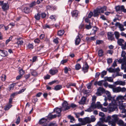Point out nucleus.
<instances>
[{
    "label": "nucleus",
    "mask_w": 126,
    "mask_h": 126,
    "mask_svg": "<svg viewBox=\"0 0 126 126\" xmlns=\"http://www.w3.org/2000/svg\"><path fill=\"white\" fill-rule=\"evenodd\" d=\"M109 87L112 89L113 92L115 93H119L120 92L124 93L126 91V88L125 87H116L113 85H109Z\"/></svg>",
    "instance_id": "nucleus-1"
},
{
    "label": "nucleus",
    "mask_w": 126,
    "mask_h": 126,
    "mask_svg": "<svg viewBox=\"0 0 126 126\" xmlns=\"http://www.w3.org/2000/svg\"><path fill=\"white\" fill-rule=\"evenodd\" d=\"M107 9V7L106 6L98 7L94 11V17L98 16L99 14L104 13V11H106Z\"/></svg>",
    "instance_id": "nucleus-2"
},
{
    "label": "nucleus",
    "mask_w": 126,
    "mask_h": 126,
    "mask_svg": "<svg viewBox=\"0 0 126 126\" xmlns=\"http://www.w3.org/2000/svg\"><path fill=\"white\" fill-rule=\"evenodd\" d=\"M111 121L109 122V125L111 126H115L116 123L118 119V115L114 114L111 116Z\"/></svg>",
    "instance_id": "nucleus-3"
},
{
    "label": "nucleus",
    "mask_w": 126,
    "mask_h": 126,
    "mask_svg": "<svg viewBox=\"0 0 126 126\" xmlns=\"http://www.w3.org/2000/svg\"><path fill=\"white\" fill-rule=\"evenodd\" d=\"M108 108L109 112L113 111L117 109L116 105L112 103L110 104Z\"/></svg>",
    "instance_id": "nucleus-4"
},
{
    "label": "nucleus",
    "mask_w": 126,
    "mask_h": 126,
    "mask_svg": "<svg viewBox=\"0 0 126 126\" xmlns=\"http://www.w3.org/2000/svg\"><path fill=\"white\" fill-rule=\"evenodd\" d=\"M68 105L66 101H64L62 104V110H63L65 111L69 109L70 106H68Z\"/></svg>",
    "instance_id": "nucleus-5"
},
{
    "label": "nucleus",
    "mask_w": 126,
    "mask_h": 126,
    "mask_svg": "<svg viewBox=\"0 0 126 126\" xmlns=\"http://www.w3.org/2000/svg\"><path fill=\"white\" fill-rule=\"evenodd\" d=\"M111 118L110 116H108L105 118H100V120L102 122H108L109 124V122L111 121Z\"/></svg>",
    "instance_id": "nucleus-6"
},
{
    "label": "nucleus",
    "mask_w": 126,
    "mask_h": 126,
    "mask_svg": "<svg viewBox=\"0 0 126 126\" xmlns=\"http://www.w3.org/2000/svg\"><path fill=\"white\" fill-rule=\"evenodd\" d=\"M100 104L99 102H97L96 104L95 103V102H92L90 107L94 109L96 108L98 109V108H100L99 107H100Z\"/></svg>",
    "instance_id": "nucleus-7"
},
{
    "label": "nucleus",
    "mask_w": 126,
    "mask_h": 126,
    "mask_svg": "<svg viewBox=\"0 0 126 126\" xmlns=\"http://www.w3.org/2000/svg\"><path fill=\"white\" fill-rule=\"evenodd\" d=\"M115 25L116 26H118L119 30L121 31H124L125 30V29L124 28V25L119 22H116Z\"/></svg>",
    "instance_id": "nucleus-8"
},
{
    "label": "nucleus",
    "mask_w": 126,
    "mask_h": 126,
    "mask_svg": "<svg viewBox=\"0 0 126 126\" xmlns=\"http://www.w3.org/2000/svg\"><path fill=\"white\" fill-rule=\"evenodd\" d=\"M91 123L90 118L89 117H86L83 119L82 125H84L87 124Z\"/></svg>",
    "instance_id": "nucleus-9"
},
{
    "label": "nucleus",
    "mask_w": 126,
    "mask_h": 126,
    "mask_svg": "<svg viewBox=\"0 0 126 126\" xmlns=\"http://www.w3.org/2000/svg\"><path fill=\"white\" fill-rule=\"evenodd\" d=\"M47 120V119L43 118L39 121V124L40 125H43L44 126H46L47 125L46 122Z\"/></svg>",
    "instance_id": "nucleus-10"
},
{
    "label": "nucleus",
    "mask_w": 126,
    "mask_h": 126,
    "mask_svg": "<svg viewBox=\"0 0 126 126\" xmlns=\"http://www.w3.org/2000/svg\"><path fill=\"white\" fill-rule=\"evenodd\" d=\"M104 91V89L103 88L99 87L97 91L96 94L97 95L100 96L102 94L103 92Z\"/></svg>",
    "instance_id": "nucleus-11"
},
{
    "label": "nucleus",
    "mask_w": 126,
    "mask_h": 126,
    "mask_svg": "<svg viewBox=\"0 0 126 126\" xmlns=\"http://www.w3.org/2000/svg\"><path fill=\"white\" fill-rule=\"evenodd\" d=\"M125 106L123 104H121L119 106V109L122 110V112L125 113L126 114V109H125Z\"/></svg>",
    "instance_id": "nucleus-12"
},
{
    "label": "nucleus",
    "mask_w": 126,
    "mask_h": 126,
    "mask_svg": "<svg viewBox=\"0 0 126 126\" xmlns=\"http://www.w3.org/2000/svg\"><path fill=\"white\" fill-rule=\"evenodd\" d=\"M0 55L4 57L8 55L7 51L5 50H0Z\"/></svg>",
    "instance_id": "nucleus-13"
},
{
    "label": "nucleus",
    "mask_w": 126,
    "mask_h": 126,
    "mask_svg": "<svg viewBox=\"0 0 126 126\" xmlns=\"http://www.w3.org/2000/svg\"><path fill=\"white\" fill-rule=\"evenodd\" d=\"M116 99L118 101L123 99L126 100V94H125L124 96L121 95H119L117 97Z\"/></svg>",
    "instance_id": "nucleus-14"
},
{
    "label": "nucleus",
    "mask_w": 126,
    "mask_h": 126,
    "mask_svg": "<svg viewBox=\"0 0 126 126\" xmlns=\"http://www.w3.org/2000/svg\"><path fill=\"white\" fill-rule=\"evenodd\" d=\"M89 66L87 63H85L84 66L83 67L82 69L83 71L85 73L88 72Z\"/></svg>",
    "instance_id": "nucleus-15"
},
{
    "label": "nucleus",
    "mask_w": 126,
    "mask_h": 126,
    "mask_svg": "<svg viewBox=\"0 0 126 126\" xmlns=\"http://www.w3.org/2000/svg\"><path fill=\"white\" fill-rule=\"evenodd\" d=\"M9 8L8 5L6 3H4L2 6V8L4 11L8 10Z\"/></svg>",
    "instance_id": "nucleus-16"
},
{
    "label": "nucleus",
    "mask_w": 126,
    "mask_h": 126,
    "mask_svg": "<svg viewBox=\"0 0 126 126\" xmlns=\"http://www.w3.org/2000/svg\"><path fill=\"white\" fill-rule=\"evenodd\" d=\"M58 72V70L56 69H51L49 71L50 74L52 75L55 74Z\"/></svg>",
    "instance_id": "nucleus-17"
},
{
    "label": "nucleus",
    "mask_w": 126,
    "mask_h": 126,
    "mask_svg": "<svg viewBox=\"0 0 126 126\" xmlns=\"http://www.w3.org/2000/svg\"><path fill=\"white\" fill-rule=\"evenodd\" d=\"M79 35H81L80 34H79L77 36L76 38L75 41V44L76 45H78L80 42V39L79 36Z\"/></svg>",
    "instance_id": "nucleus-18"
},
{
    "label": "nucleus",
    "mask_w": 126,
    "mask_h": 126,
    "mask_svg": "<svg viewBox=\"0 0 126 126\" xmlns=\"http://www.w3.org/2000/svg\"><path fill=\"white\" fill-rule=\"evenodd\" d=\"M61 110H62L61 109L58 108H56L54 109V111L56 112V113L59 114L58 115L59 117L60 116V113Z\"/></svg>",
    "instance_id": "nucleus-19"
},
{
    "label": "nucleus",
    "mask_w": 126,
    "mask_h": 126,
    "mask_svg": "<svg viewBox=\"0 0 126 126\" xmlns=\"http://www.w3.org/2000/svg\"><path fill=\"white\" fill-rule=\"evenodd\" d=\"M78 13L77 10L74 11L72 12V15L73 17H77L78 16Z\"/></svg>",
    "instance_id": "nucleus-20"
},
{
    "label": "nucleus",
    "mask_w": 126,
    "mask_h": 126,
    "mask_svg": "<svg viewBox=\"0 0 126 126\" xmlns=\"http://www.w3.org/2000/svg\"><path fill=\"white\" fill-rule=\"evenodd\" d=\"M124 8V6L122 5L121 6H118L115 7V9L116 11H121L122 9H123Z\"/></svg>",
    "instance_id": "nucleus-21"
},
{
    "label": "nucleus",
    "mask_w": 126,
    "mask_h": 126,
    "mask_svg": "<svg viewBox=\"0 0 126 126\" xmlns=\"http://www.w3.org/2000/svg\"><path fill=\"white\" fill-rule=\"evenodd\" d=\"M20 39V38H18L17 39V41L16 43L18 45V46L22 45L23 43V41L19 40Z\"/></svg>",
    "instance_id": "nucleus-22"
},
{
    "label": "nucleus",
    "mask_w": 126,
    "mask_h": 126,
    "mask_svg": "<svg viewBox=\"0 0 126 126\" xmlns=\"http://www.w3.org/2000/svg\"><path fill=\"white\" fill-rule=\"evenodd\" d=\"M117 42L118 44L120 46L123 44V43L124 42V41L123 39L121 38L118 39Z\"/></svg>",
    "instance_id": "nucleus-23"
},
{
    "label": "nucleus",
    "mask_w": 126,
    "mask_h": 126,
    "mask_svg": "<svg viewBox=\"0 0 126 126\" xmlns=\"http://www.w3.org/2000/svg\"><path fill=\"white\" fill-rule=\"evenodd\" d=\"M105 80H107L110 82H112L113 79L112 77H105L104 78Z\"/></svg>",
    "instance_id": "nucleus-24"
},
{
    "label": "nucleus",
    "mask_w": 126,
    "mask_h": 126,
    "mask_svg": "<svg viewBox=\"0 0 126 126\" xmlns=\"http://www.w3.org/2000/svg\"><path fill=\"white\" fill-rule=\"evenodd\" d=\"M86 98L84 97H83L81 99V100L79 102V103L80 104H84L85 102Z\"/></svg>",
    "instance_id": "nucleus-25"
},
{
    "label": "nucleus",
    "mask_w": 126,
    "mask_h": 126,
    "mask_svg": "<svg viewBox=\"0 0 126 126\" xmlns=\"http://www.w3.org/2000/svg\"><path fill=\"white\" fill-rule=\"evenodd\" d=\"M68 118L70 120V122L71 123H73L74 122V121L75 120V119L73 117L71 116L70 115H69L68 116Z\"/></svg>",
    "instance_id": "nucleus-26"
},
{
    "label": "nucleus",
    "mask_w": 126,
    "mask_h": 126,
    "mask_svg": "<svg viewBox=\"0 0 126 126\" xmlns=\"http://www.w3.org/2000/svg\"><path fill=\"white\" fill-rule=\"evenodd\" d=\"M53 27L52 25H49L47 24H46L43 26V28L44 29H46L47 28H51Z\"/></svg>",
    "instance_id": "nucleus-27"
},
{
    "label": "nucleus",
    "mask_w": 126,
    "mask_h": 126,
    "mask_svg": "<svg viewBox=\"0 0 126 126\" xmlns=\"http://www.w3.org/2000/svg\"><path fill=\"white\" fill-rule=\"evenodd\" d=\"M107 73V71L105 70L103 71L100 73L101 74V78H103L104 76L106 75Z\"/></svg>",
    "instance_id": "nucleus-28"
},
{
    "label": "nucleus",
    "mask_w": 126,
    "mask_h": 126,
    "mask_svg": "<svg viewBox=\"0 0 126 126\" xmlns=\"http://www.w3.org/2000/svg\"><path fill=\"white\" fill-rule=\"evenodd\" d=\"M100 107H99L100 108H98V109H101L102 111L104 112H106L107 111V109L106 108H103L102 105L100 104Z\"/></svg>",
    "instance_id": "nucleus-29"
},
{
    "label": "nucleus",
    "mask_w": 126,
    "mask_h": 126,
    "mask_svg": "<svg viewBox=\"0 0 126 126\" xmlns=\"http://www.w3.org/2000/svg\"><path fill=\"white\" fill-rule=\"evenodd\" d=\"M30 11V9L29 8L26 7L24 8V12L26 13H28Z\"/></svg>",
    "instance_id": "nucleus-30"
},
{
    "label": "nucleus",
    "mask_w": 126,
    "mask_h": 126,
    "mask_svg": "<svg viewBox=\"0 0 126 126\" xmlns=\"http://www.w3.org/2000/svg\"><path fill=\"white\" fill-rule=\"evenodd\" d=\"M114 34L116 38L117 39H118L120 36L119 32H114Z\"/></svg>",
    "instance_id": "nucleus-31"
},
{
    "label": "nucleus",
    "mask_w": 126,
    "mask_h": 126,
    "mask_svg": "<svg viewBox=\"0 0 126 126\" xmlns=\"http://www.w3.org/2000/svg\"><path fill=\"white\" fill-rule=\"evenodd\" d=\"M40 14L38 13L37 14L35 15V18L36 20H39L40 19Z\"/></svg>",
    "instance_id": "nucleus-32"
},
{
    "label": "nucleus",
    "mask_w": 126,
    "mask_h": 126,
    "mask_svg": "<svg viewBox=\"0 0 126 126\" xmlns=\"http://www.w3.org/2000/svg\"><path fill=\"white\" fill-rule=\"evenodd\" d=\"M62 88V86L60 85H56L54 87V89L56 90H58Z\"/></svg>",
    "instance_id": "nucleus-33"
},
{
    "label": "nucleus",
    "mask_w": 126,
    "mask_h": 126,
    "mask_svg": "<svg viewBox=\"0 0 126 126\" xmlns=\"http://www.w3.org/2000/svg\"><path fill=\"white\" fill-rule=\"evenodd\" d=\"M107 70L109 72L114 73V69H112L111 67L107 69Z\"/></svg>",
    "instance_id": "nucleus-34"
},
{
    "label": "nucleus",
    "mask_w": 126,
    "mask_h": 126,
    "mask_svg": "<svg viewBox=\"0 0 126 126\" xmlns=\"http://www.w3.org/2000/svg\"><path fill=\"white\" fill-rule=\"evenodd\" d=\"M64 33V32L63 30H60L58 32V34L59 36H61Z\"/></svg>",
    "instance_id": "nucleus-35"
},
{
    "label": "nucleus",
    "mask_w": 126,
    "mask_h": 126,
    "mask_svg": "<svg viewBox=\"0 0 126 126\" xmlns=\"http://www.w3.org/2000/svg\"><path fill=\"white\" fill-rule=\"evenodd\" d=\"M12 106V105L10 104L8 105L5 106L4 109L5 110H8Z\"/></svg>",
    "instance_id": "nucleus-36"
},
{
    "label": "nucleus",
    "mask_w": 126,
    "mask_h": 126,
    "mask_svg": "<svg viewBox=\"0 0 126 126\" xmlns=\"http://www.w3.org/2000/svg\"><path fill=\"white\" fill-rule=\"evenodd\" d=\"M126 54V53L125 51H123L122 52L121 56L123 57L124 60H125L126 58V57L125 56Z\"/></svg>",
    "instance_id": "nucleus-37"
},
{
    "label": "nucleus",
    "mask_w": 126,
    "mask_h": 126,
    "mask_svg": "<svg viewBox=\"0 0 126 126\" xmlns=\"http://www.w3.org/2000/svg\"><path fill=\"white\" fill-rule=\"evenodd\" d=\"M81 68V66L80 64L79 63L75 65V68L77 70H79Z\"/></svg>",
    "instance_id": "nucleus-38"
},
{
    "label": "nucleus",
    "mask_w": 126,
    "mask_h": 126,
    "mask_svg": "<svg viewBox=\"0 0 126 126\" xmlns=\"http://www.w3.org/2000/svg\"><path fill=\"white\" fill-rule=\"evenodd\" d=\"M98 55L100 56H102L103 55V51L102 50H99L98 52Z\"/></svg>",
    "instance_id": "nucleus-39"
},
{
    "label": "nucleus",
    "mask_w": 126,
    "mask_h": 126,
    "mask_svg": "<svg viewBox=\"0 0 126 126\" xmlns=\"http://www.w3.org/2000/svg\"><path fill=\"white\" fill-rule=\"evenodd\" d=\"M27 48L29 49H32L33 48V45L32 44H29L27 46Z\"/></svg>",
    "instance_id": "nucleus-40"
},
{
    "label": "nucleus",
    "mask_w": 126,
    "mask_h": 126,
    "mask_svg": "<svg viewBox=\"0 0 126 126\" xmlns=\"http://www.w3.org/2000/svg\"><path fill=\"white\" fill-rule=\"evenodd\" d=\"M36 3H37L35 1L33 2L30 4L29 6L30 7H32L36 5Z\"/></svg>",
    "instance_id": "nucleus-41"
},
{
    "label": "nucleus",
    "mask_w": 126,
    "mask_h": 126,
    "mask_svg": "<svg viewBox=\"0 0 126 126\" xmlns=\"http://www.w3.org/2000/svg\"><path fill=\"white\" fill-rule=\"evenodd\" d=\"M103 123L102 122H98L97 124L98 126H107V125L103 124Z\"/></svg>",
    "instance_id": "nucleus-42"
},
{
    "label": "nucleus",
    "mask_w": 126,
    "mask_h": 126,
    "mask_svg": "<svg viewBox=\"0 0 126 126\" xmlns=\"http://www.w3.org/2000/svg\"><path fill=\"white\" fill-rule=\"evenodd\" d=\"M108 38L109 39L112 40V34L110 33H108Z\"/></svg>",
    "instance_id": "nucleus-43"
},
{
    "label": "nucleus",
    "mask_w": 126,
    "mask_h": 126,
    "mask_svg": "<svg viewBox=\"0 0 126 126\" xmlns=\"http://www.w3.org/2000/svg\"><path fill=\"white\" fill-rule=\"evenodd\" d=\"M71 70V69L67 67H65L64 69V73L66 74L67 73L68 71H70Z\"/></svg>",
    "instance_id": "nucleus-44"
},
{
    "label": "nucleus",
    "mask_w": 126,
    "mask_h": 126,
    "mask_svg": "<svg viewBox=\"0 0 126 126\" xmlns=\"http://www.w3.org/2000/svg\"><path fill=\"white\" fill-rule=\"evenodd\" d=\"M17 94H18L17 92H16L15 93H13L12 94H11L10 96V97L12 98H14V96L16 95H17Z\"/></svg>",
    "instance_id": "nucleus-45"
},
{
    "label": "nucleus",
    "mask_w": 126,
    "mask_h": 126,
    "mask_svg": "<svg viewBox=\"0 0 126 126\" xmlns=\"http://www.w3.org/2000/svg\"><path fill=\"white\" fill-rule=\"evenodd\" d=\"M0 78L2 81H4L6 79V76L4 75H2L1 76Z\"/></svg>",
    "instance_id": "nucleus-46"
},
{
    "label": "nucleus",
    "mask_w": 126,
    "mask_h": 126,
    "mask_svg": "<svg viewBox=\"0 0 126 126\" xmlns=\"http://www.w3.org/2000/svg\"><path fill=\"white\" fill-rule=\"evenodd\" d=\"M126 84V83L125 81H119V85L124 86Z\"/></svg>",
    "instance_id": "nucleus-47"
},
{
    "label": "nucleus",
    "mask_w": 126,
    "mask_h": 126,
    "mask_svg": "<svg viewBox=\"0 0 126 126\" xmlns=\"http://www.w3.org/2000/svg\"><path fill=\"white\" fill-rule=\"evenodd\" d=\"M26 88H24L21 89L18 92H17V93L18 94H20L24 92V91L26 90Z\"/></svg>",
    "instance_id": "nucleus-48"
},
{
    "label": "nucleus",
    "mask_w": 126,
    "mask_h": 126,
    "mask_svg": "<svg viewBox=\"0 0 126 126\" xmlns=\"http://www.w3.org/2000/svg\"><path fill=\"white\" fill-rule=\"evenodd\" d=\"M52 20L55 21L56 19V16L55 15H52L49 17Z\"/></svg>",
    "instance_id": "nucleus-49"
},
{
    "label": "nucleus",
    "mask_w": 126,
    "mask_h": 126,
    "mask_svg": "<svg viewBox=\"0 0 126 126\" xmlns=\"http://www.w3.org/2000/svg\"><path fill=\"white\" fill-rule=\"evenodd\" d=\"M19 73L20 75L22 76V75L24 74V72L22 69H21L19 71Z\"/></svg>",
    "instance_id": "nucleus-50"
},
{
    "label": "nucleus",
    "mask_w": 126,
    "mask_h": 126,
    "mask_svg": "<svg viewBox=\"0 0 126 126\" xmlns=\"http://www.w3.org/2000/svg\"><path fill=\"white\" fill-rule=\"evenodd\" d=\"M100 74V73L99 72H97L96 73L95 75V78H97L98 79L99 77Z\"/></svg>",
    "instance_id": "nucleus-51"
},
{
    "label": "nucleus",
    "mask_w": 126,
    "mask_h": 126,
    "mask_svg": "<svg viewBox=\"0 0 126 126\" xmlns=\"http://www.w3.org/2000/svg\"><path fill=\"white\" fill-rule=\"evenodd\" d=\"M85 28L87 29H89L92 28V26L91 25L90 23H89V25H86L85 26Z\"/></svg>",
    "instance_id": "nucleus-52"
},
{
    "label": "nucleus",
    "mask_w": 126,
    "mask_h": 126,
    "mask_svg": "<svg viewBox=\"0 0 126 126\" xmlns=\"http://www.w3.org/2000/svg\"><path fill=\"white\" fill-rule=\"evenodd\" d=\"M107 62L108 64H110L112 63V60L111 58H109L107 59Z\"/></svg>",
    "instance_id": "nucleus-53"
},
{
    "label": "nucleus",
    "mask_w": 126,
    "mask_h": 126,
    "mask_svg": "<svg viewBox=\"0 0 126 126\" xmlns=\"http://www.w3.org/2000/svg\"><path fill=\"white\" fill-rule=\"evenodd\" d=\"M124 123V122L123 120H120L118 121L117 124L119 125H122Z\"/></svg>",
    "instance_id": "nucleus-54"
},
{
    "label": "nucleus",
    "mask_w": 126,
    "mask_h": 126,
    "mask_svg": "<svg viewBox=\"0 0 126 126\" xmlns=\"http://www.w3.org/2000/svg\"><path fill=\"white\" fill-rule=\"evenodd\" d=\"M53 115L51 114H49L47 116V118L49 120H50L52 119H53Z\"/></svg>",
    "instance_id": "nucleus-55"
},
{
    "label": "nucleus",
    "mask_w": 126,
    "mask_h": 126,
    "mask_svg": "<svg viewBox=\"0 0 126 126\" xmlns=\"http://www.w3.org/2000/svg\"><path fill=\"white\" fill-rule=\"evenodd\" d=\"M103 80H101L97 82V84L99 86H101L102 84Z\"/></svg>",
    "instance_id": "nucleus-56"
},
{
    "label": "nucleus",
    "mask_w": 126,
    "mask_h": 126,
    "mask_svg": "<svg viewBox=\"0 0 126 126\" xmlns=\"http://www.w3.org/2000/svg\"><path fill=\"white\" fill-rule=\"evenodd\" d=\"M94 110V109L93 108L90 107L86 111L89 112H91L92 111Z\"/></svg>",
    "instance_id": "nucleus-57"
},
{
    "label": "nucleus",
    "mask_w": 126,
    "mask_h": 126,
    "mask_svg": "<svg viewBox=\"0 0 126 126\" xmlns=\"http://www.w3.org/2000/svg\"><path fill=\"white\" fill-rule=\"evenodd\" d=\"M15 84V83H13V84H11L10 85V86L9 87V89H10V90H11L13 89V88L14 87Z\"/></svg>",
    "instance_id": "nucleus-58"
},
{
    "label": "nucleus",
    "mask_w": 126,
    "mask_h": 126,
    "mask_svg": "<svg viewBox=\"0 0 126 126\" xmlns=\"http://www.w3.org/2000/svg\"><path fill=\"white\" fill-rule=\"evenodd\" d=\"M32 74V75L34 76H36L37 75V72L35 71H33L31 73Z\"/></svg>",
    "instance_id": "nucleus-59"
},
{
    "label": "nucleus",
    "mask_w": 126,
    "mask_h": 126,
    "mask_svg": "<svg viewBox=\"0 0 126 126\" xmlns=\"http://www.w3.org/2000/svg\"><path fill=\"white\" fill-rule=\"evenodd\" d=\"M93 13L92 12H90L88 14V17L89 18H91V17L93 16Z\"/></svg>",
    "instance_id": "nucleus-60"
},
{
    "label": "nucleus",
    "mask_w": 126,
    "mask_h": 126,
    "mask_svg": "<svg viewBox=\"0 0 126 126\" xmlns=\"http://www.w3.org/2000/svg\"><path fill=\"white\" fill-rule=\"evenodd\" d=\"M67 59H65L63 60L61 62V64H63L64 63H65L67 62Z\"/></svg>",
    "instance_id": "nucleus-61"
},
{
    "label": "nucleus",
    "mask_w": 126,
    "mask_h": 126,
    "mask_svg": "<svg viewBox=\"0 0 126 126\" xmlns=\"http://www.w3.org/2000/svg\"><path fill=\"white\" fill-rule=\"evenodd\" d=\"M96 99V97L95 96H93L92 97V102H95Z\"/></svg>",
    "instance_id": "nucleus-62"
},
{
    "label": "nucleus",
    "mask_w": 126,
    "mask_h": 126,
    "mask_svg": "<svg viewBox=\"0 0 126 126\" xmlns=\"http://www.w3.org/2000/svg\"><path fill=\"white\" fill-rule=\"evenodd\" d=\"M95 118H94V116H93V117H92L91 118H90V120H91V122H94L95 120Z\"/></svg>",
    "instance_id": "nucleus-63"
},
{
    "label": "nucleus",
    "mask_w": 126,
    "mask_h": 126,
    "mask_svg": "<svg viewBox=\"0 0 126 126\" xmlns=\"http://www.w3.org/2000/svg\"><path fill=\"white\" fill-rule=\"evenodd\" d=\"M120 46H121V48L122 49L124 50H125L126 49V46L125 45L122 44L121 45H120Z\"/></svg>",
    "instance_id": "nucleus-64"
}]
</instances>
